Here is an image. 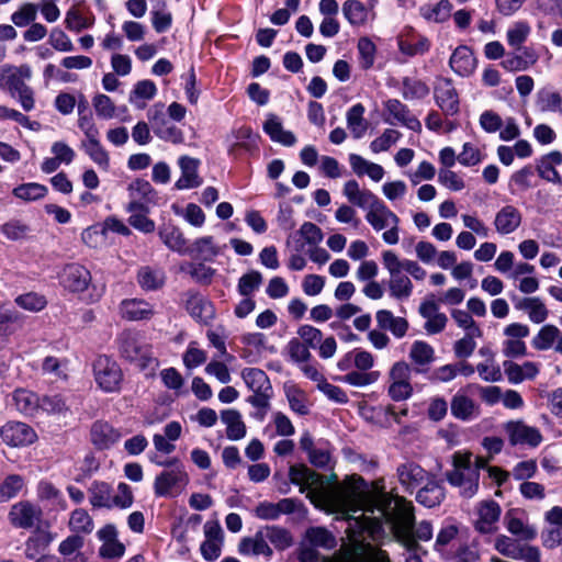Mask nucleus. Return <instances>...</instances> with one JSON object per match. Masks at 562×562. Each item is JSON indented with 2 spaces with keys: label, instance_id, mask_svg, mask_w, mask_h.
I'll use <instances>...</instances> for the list:
<instances>
[{
  "label": "nucleus",
  "instance_id": "cd10ccee",
  "mask_svg": "<svg viewBox=\"0 0 562 562\" xmlns=\"http://www.w3.org/2000/svg\"><path fill=\"white\" fill-rule=\"evenodd\" d=\"M375 321L378 327L382 330H389L395 338H403L409 328L406 318L395 316L389 310H379L375 313Z\"/></svg>",
  "mask_w": 562,
  "mask_h": 562
},
{
  "label": "nucleus",
  "instance_id": "c03bdc74",
  "mask_svg": "<svg viewBox=\"0 0 562 562\" xmlns=\"http://www.w3.org/2000/svg\"><path fill=\"white\" fill-rule=\"evenodd\" d=\"M89 502L97 508H112L113 488L105 482H93L89 487Z\"/></svg>",
  "mask_w": 562,
  "mask_h": 562
},
{
  "label": "nucleus",
  "instance_id": "a211bd4d",
  "mask_svg": "<svg viewBox=\"0 0 562 562\" xmlns=\"http://www.w3.org/2000/svg\"><path fill=\"white\" fill-rule=\"evenodd\" d=\"M186 310L192 318L203 325H209L215 316L212 302L196 292L187 293Z\"/></svg>",
  "mask_w": 562,
  "mask_h": 562
},
{
  "label": "nucleus",
  "instance_id": "ea45409f",
  "mask_svg": "<svg viewBox=\"0 0 562 562\" xmlns=\"http://www.w3.org/2000/svg\"><path fill=\"white\" fill-rule=\"evenodd\" d=\"M408 357L416 366V372H422V368L429 367L436 359L434 347L424 340L412 344Z\"/></svg>",
  "mask_w": 562,
  "mask_h": 562
},
{
  "label": "nucleus",
  "instance_id": "2f4dec72",
  "mask_svg": "<svg viewBox=\"0 0 562 562\" xmlns=\"http://www.w3.org/2000/svg\"><path fill=\"white\" fill-rule=\"evenodd\" d=\"M504 370L508 381L513 384H518L524 380L535 379L539 373V364L532 361H526L522 364L505 361Z\"/></svg>",
  "mask_w": 562,
  "mask_h": 562
},
{
  "label": "nucleus",
  "instance_id": "49530a36",
  "mask_svg": "<svg viewBox=\"0 0 562 562\" xmlns=\"http://www.w3.org/2000/svg\"><path fill=\"white\" fill-rule=\"evenodd\" d=\"M157 93L156 85L148 79L136 82L130 93L128 101L137 109H144L146 101L154 99Z\"/></svg>",
  "mask_w": 562,
  "mask_h": 562
},
{
  "label": "nucleus",
  "instance_id": "ddd939ff",
  "mask_svg": "<svg viewBox=\"0 0 562 562\" xmlns=\"http://www.w3.org/2000/svg\"><path fill=\"white\" fill-rule=\"evenodd\" d=\"M131 201L126 207L128 212L148 211V204L155 202L156 191L149 181L136 179L128 186Z\"/></svg>",
  "mask_w": 562,
  "mask_h": 562
},
{
  "label": "nucleus",
  "instance_id": "f8f14e48",
  "mask_svg": "<svg viewBox=\"0 0 562 562\" xmlns=\"http://www.w3.org/2000/svg\"><path fill=\"white\" fill-rule=\"evenodd\" d=\"M2 441L10 447L30 446L37 439L35 430L22 422H8L0 428Z\"/></svg>",
  "mask_w": 562,
  "mask_h": 562
},
{
  "label": "nucleus",
  "instance_id": "3c124183",
  "mask_svg": "<svg viewBox=\"0 0 562 562\" xmlns=\"http://www.w3.org/2000/svg\"><path fill=\"white\" fill-rule=\"evenodd\" d=\"M241 378L246 385L252 392L272 391L270 381L266 372L258 368H248L243 370Z\"/></svg>",
  "mask_w": 562,
  "mask_h": 562
},
{
  "label": "nucleus",
  "instance_id": "a19ab883",
  "mask_svg": "<svg viewBox=\"0 0 562 562\" xmlns=\"http://www.w3.org/2000/svg\"><path fill=\"white\" fill-rule=\"evenodd\" d=\"M120 308L122 316L128 321L149 319L154 315L153 306L137 299L123 301Z\"/></svg>",
  "mask_w": 562,
  "mask_h": 562
},
{
  "label": "nucleus",
  "instance_id": "de8ad7c7",
  "mask_svg": "<svg viewBox=\"0 0 562 562\" xmlns=\"http://www.w3.org/2000/svg\"><path fill=\"white\" fill-rule=\"evenodd\" d=\"M364 112V106L361 103H357L346 114L347 126L356 139L361 138L368 130V122L363 116Z\"/></svg>",
  "mask_w": 562,
  "mask_h": 562
},
{
  "label": "nucleus",
  "instance_id": "09e8293b",
  "mask_svg": "<svg viewBox=\"0 0 562 562\" xmlns=\"http://www.w3.org/2000/svg\"><path fill=\"white\" fill-rule=\"evenodd\" d=\"M165 272L159 268L142 267L137 273V281L142 289L154 291L165 283Z\"/></svg>",
  "mask_w": 562,
  "mask_h": 562
},
{
  "label": "nucleus",
  "instance_id": "052dcab7",
  "mask_svg": "<svg viewBox=\"0 0 562 562\" xmlns=\"http://www.w3.org/2000/svg\"><path fill=\"white\" fill-rule=\"evenodd\" d=\"M428 93V86L420 79L408 77L403 79L402 94L406 100L423 99L427 97Z\"/></svg>",
  "mask_w": 562,
  "mask_h": 562
},
{
  "label": "nucleus",
  "instance_id": "473e14b6",
  "mask_svg": "<svg viewBox=\"0 0 562 562\" xmlns=\"http://www.w3.org/2000/svg\"><path fill=\"white\" fill-rule=\"evenodd\" d=\"M451 414L461 420H471L479 415V406L463 392H457L450 403Z\"/></svg>",
  "mask_w": 562,
  "mask_h": 562
},
{
  "label": "nucleus",
  "instance_id": "864d4df0",
  "mask_svg": "<svg viewBox=\"0 0 562 562\" xmlns=\"http://www.w3.org/2000/svg\"><path fill=\"white\" fill-rule=\"evenodd\" d=\"M306 539L315 548L330 550L336 547L335 536L324 527H312L306 531Z\"/></svg>",
  "mask_w": 562,
  "mask_h": 562
},
{
  "label": "nucleus",
  "instance_id": "338daca9",
  "mask_svg": "<svg viewBox=\"0 0 562 562\" xmlns=\"http://www.w3.org/2000/svg\"><path fill=\"white\" fill-rule=\"evenodd\" d=\"M92 106L98 117L103 120H111L115 116V104L112 99L103 93H97L92 98Z\"/></svg>",
  "mask_w": 562,
  "mask_h": 562
},
{
  "label": "nucleus",
  "instance_id": "5701e85b",
  "mask_svg": "<svg viewBox=\"0 0 562 562\" xmlns=\"http://www.w3.org/2000/svg\"><path fill=\"white\" fill-rule=\"evenodd\" d=\"M446 498V490L442 482L437 480L435 474L424 483L416 493V501L427 508L439 506Z\"/></svg>",
  "mask_w": 562,
  "mask_h": 562
},
{
  "label": "nucleus",
  "instance_id": "79ce46f5",
  "mask_svg": "<svg viewBox=\"0 0 562 562\" xmlns=\"http://www.w3.org/2000/svg\"><path fill=\"white\" fill-rule=\"evenodd\" d=\"M221 252V248L215 244L212 236H203L193 241L189 246L190 256L204 260L212 261Z\"/></svg>",
  "mask_w": 562,
  "mask_h": 562
},
{
  "label": "nucleus",
  "instance_id": "c9c22d12",
  "mask_svg": "<svg viewBox=\"0 0 562 562\" xmlns=\"http://www.w3.org/2000/svg\"><path fill=\"white\" fill-rule=\"evenodd\" d=\"M83 546V537L72 533L59 543L58 552L65 558V562H86L87 558L80 551Z\"/></svg>",
  "mask_w": 562,
  "mask_h": 562
},
{
  "label": "nucleus",
  "instance_id": "4d7b16f0",
  "mask_svg": "<svg viewBox=\"0 0 562 562\" xmlns=\"http://www.w3.org/2000/svg\"><path fill=\"white\" fill-rule=\"evenodd\" d=\"M505 524L507 530L512 535L519 537L521 540L529 541L537 537L536 528L525 524L520 518L507 515L505 517Z\"/></svg>",
  "mask_w": 562,
  "mask_h": 562
},
{
  "label": "nucleus",
  "instance_id": "20e7f679",
  "mask_svg": "<svg viewBox=\"0 0 562 562\" xmlns=\"http://www.w3.org/2000/svg\"><path fill=\"white\" fill-rule=\"evenodd\" d=\"M381 258L383 267L389 273L386 289L390 297L396 301L408 300L413 294L414 284L400 265V257L393 250H384Z\"/></svg>",
  "mask_w": 562,
  "mask_h": 562
},
{
  "label": "nucleus",
  "instance_id": "0eeeda50",
  "mask_svg": "<svg viewBox=\"0 0 562 562\" xmlns=\"http://www.w3.org/2000/svg\"><path fill=\"white\" fill-rule=\"evenodd\" d=\"M157 464L170 468L155 479L154 491L157 496H173L188 484V473L177 459Z\"/></svg>",
  "mask_w": 562,
  "mask_h": 562
},
{
  "label": "nucleus",
  "instance_id": "412c9836",
  "mask_svg": "<svg viewBox=\"0 0 562 562\" xmlns=\"http://www.w3.org/2000/svg\"><path fill=\"white\" fill-rule=\"evenodd\" d=\"M178 165L181 170V176L175 183L177 190L193 189L202 184V178L199 176V159L181 156L178 159Z\"/></svg>",
  "mask_w": 562,
  "mask_h": 562
},
{
  "label": "nucleus",
  "instance_id": "c85d7f7f",
  "mask_svg": "<svg viewBox=\"0 0 562 562\" xmlns=\"http://www.w3.org/2000/svg\"><path fill=\"white\" fill-rule=\"evenodd\" d=\"M335 562H390V558L384 550L375 548L370 543H360L351 554Z\"/></svg>",
  "mask_w": 562,
  "mask_h": 562
},
{
  "label": "nucleus",
  "instance_id": "4c0bfd02",
  "mask_svg": "<svg viewBox=\"0 0 562 562\" xmlns=\"http://www.w3.org/2000/svg\"><path fill=\"white\" fill-rule=\"evenodd\" d=\"M158 235L161 241L172 251L180 255L189 254V245L184 238L182 232L172 225H164Z\"/></svg>",
  "mask_w": 562,
  "mask_h": 562
},
{
  "label": "nucleus",
  "instance_id": "7ed1b4c3",
  "mask_svg": "<svg viewBox=\"0 0 562 562\" xmlns=\"http://www.w3.org/2000/svg\"><path fill=\"white\" fill-rule=\"evenodd\" d=\"M450 485L459 488L461 496L473 497L479 491L480 473L477 467L472 465L471 454L456 452L453 454V469L446 474Z\"/></svg>",
  "mask_w": 562,
  "mask_h": 562
},
{
  "label": "nucleus",
  "instance_id": "0e129e2a",
  "mask_svg": "<svg viewBox=\"0 0 562 562\" xmlns=\"http://www.w3.org/2000/svg\"><path fill=\"white\" fill-rule=\"evenodd\" d=\"M69 409L66 398L60 394L41 397L40 411L50 415H65Z\"/></svg>",
  "mask_w": 562,
  "mask_h": 562
},
{
  "label": "nucleus",
  "instance_id": "393cba45",
  "mask_svg": "<svg viewBox=\"0 0 562 562\" xmlns=\"http://www.w3.org/2000/svg\"><path fill=\"white\" fill-rule=\"evenodd\" d=\"M90 437L97 449L105 450L120 441L122 434L109 423L98 420L91 426Z\"/></svg>",
  "mask_w": 562,
  "mask_h": 562
},
{
  "label": "nucleus",
  "instance_id": "680f3d73",
  "mask_svg": "<svg viewBox=\"0 0 562 562\" xmlns=\"http://www.w3.org/2000/svg\"><path fill=\"white\" fill-rule=\"evenodd\" d=\"M520 306L528 312L529 319L536 324L543 323L548 317L549 312L539 297H526Z\"/></svg>",
  "mask_w": 562,
  "mask_h": 562
},
{
  "label": "nucleus",
  "instance_id": "423d86ee",
  "mask_svg": "<svg viewBox=\"0 0 562 562\" xmlns=\"http://www.w3.org/2000/svg\"><path fill=\"white\" fill-rule=\"evenodd\" d=\"M366 220L375 232L384 231L382 238L386 244L398 243L400 218L383 201L380 200L371 210L367 211Z\"/></svg>",
  "mask_w": 562,
  "mask_h": 562
},
{
  "label": "nucleus",
  "instance_id": "774afa93",
  "mask_svg": "<svg viewBox=\"0 0 562 562\" xmlns=\"http://www.w3.org/2000/svg\"><path fill=\"white\" fill-rule=\"evenodd\" d=\"M38 8L34 3H24L11 15V21L18 27H24L33 23L37 16Z\"/></svg>",
  "mask_w": 562,
  "mask_h": 562
},
{
  "label": "nucleus",
  "instance_id": "1a4fd4ad",
  "mask_svg": "<svg viewBox=\"0 0 562 562\" xmlns=\"http://www.w3.org/2000/svg\"><path fill=\"white\" fill-rule=\"evenodd\" d=\"M495 549L504 557L524 562H541L538 547L501 535L495 539Z\"/></svg>",
  "mask_w": 562,
  "mask_h": 562
},
{
  "label": "nucleus",
  "instance_id": "2eb2a0df",
  "mask_svg": "<svg viewBox=\"0 0 562 562\" xmlns=\"http://www.w3.org/2000/svg\"><path fill=\"white\" fill-rule=\"evenodd\" d=\"M521 223V211L513 204H506L495 213L493 226L498 235L505 236L515 233Z\"/></svg>",
  "mask_w": 562,
  "mask_h": 562
},
{
  "label": "nucleus",
  "instance_id": "bf43d9fd",
  "mask_svg": "<svg viewBox=\"0 0 562 562\" xmlns=\"http://www.w3.org/2000/svg\"><path fill=\"white\" fill-rule=\"evenodd\" d=\"M47 192L48 190L45 186L36 182L23 183L13 189V195L24 201L41 200L45 198Z\"/></svg>",
  "mask_w": 562,
  "mask_h": 562
},
{
  "label": "nucleus",
  "instance_id": "9d476101",
  "mask_svg": "<svg viewBox=\"0 0 562 562\" xmlns=\"http://www.w3.org/2000/svg\"><path fill=\"white\" fill-rule=\"evenodd\" d=\"M91 273L82 265L72 262L64 266L59 272L60 285L71 293H80L87 290L91 283Z\"/></svg>",
  "mask_w": 562,
  "mask_h": 562
},
{
  "label": "nucleus",
  "instance_id": "f3484780",
  "mask_svg": "<svg viewBox=\"0 0 562 562\" xmlns=\"http://www.w3.org/2000/svg\"><path fill=\"white\" fill-rule=\"evenodd\" d=\"M505 431L513 446L529 445L531 447H537L542 440V436L538 428L528 426L520 420L508 422L505 425Z\"/></svg>",
  "mask_w": 562,
  "mask_h": 562
},
{
  "label": "nucleus",
  "instance_id": "9b49d317",
  "mask_svg": "<svg viewBox=\"0 0 562 562\" xmlns=\"http://www.w3.org/2000/svg\"><path fill=\"white\" fill-rule=\"evenodd\" d=\"M431 474L413 460H405L396 467V477L400 485L411 494L423 485Z\"/></svg>",
  "mask_w": 562,
  "mask_h": 562
},
{
  "label": "nucleus",
  "instance_id": "b1692460",
  "mask_svg": "<svg viewBox=\"0 0 562 562\" xmlns=\"http://www.w3.org/2000/svg\"><path fill=\"white\" fill-rule=\"evenodd\" d=\"M342 193L352 205L363 210H371L380 199L368 189H360L357 180L351 179L345 182Z\"/></svg>",
  "mask_w": 562,
  "mask_h": 562
},
{
  "label": "nucleus",
  "instance_id": "603ef678",
  "mask_svg": "<svg viewBox=\"0 0 562 562\" xmlns=\"http://www.w3.org/2000/svg\"><path fill=\"white\" fill-rule=\"evenodd\" d=\"M531 33V26L527 21L514 22L506 32V40L510 47L516 50L522 48V44L527 41Z\"/></svg>",
  "mask_w": 562,
  "mask_h": 562
},
{
  "label": "nucleus",
  "instance_id": "5fc2aeb1",
  "mask_svg": "<svg viewBox=\"0 0 562 562\" xmlns=\"http://www.w3.org/2000/svg\"><path fill=\"white\" fill-rule=\"evenodd\" d=\"M265 537H268L277 550H285L293 544L290 531L279 526H267L263 528Z\"/></svg>",
  "mask_w": 562,
  "mask_h": 562
},
{
  "label": "nucleus",
  "instance_id": "6e6d98bb",
  "mask_svg": "<svg viewBox=\"0 0 562 562\" xmlns=\"http://www.w3.org/2000/svg\"><path fill=\"white\" fill-rule=\"evenodd\" d=\"M381 376L379 371H360L351 370L345 374L340 380L351 386L364 387L374 384Z\"/></svg>",
  "mask_w": 562,
  "mask_h": 562
},
{
  "label": "nucleus",
  "instance_id": "4468645a",
  "mask_svg": "<svg viewBox=\"0 0 562 562\" xmlns=\"http://www.w3.org/2000/svg\"><path fill=\"white\" fill-rule=\"evenodd\" d=\"M418 313L426 321L424 329L428 335L440 334L446 329L448 317L440 312L439 305L434 300H424L419 304Z\"/></svg>",
  "mask_w": 562,
  "mask_h": 562
},
{
  "label": "nucleus",
  "instance_id": "13d9d810",
  "mask_svg": "<svg viewBox=\"0 0 562 562\" xmlns=\"http://www.w3.org/2000/svg\"><path fill=\"white\" fill-rule=\"evenodd\" d=\"M359 65L362 69H370L375 61L376 46L367 36L360 37L357 44Z\"/></svg>",
  "mask_w": 562,
  "mask_h": 562
},
{
  "label": "nucleus",
  "instance_id": "f704fd0d",
  "mask_svg": "<svg viewBox=\"0 0 562 562\" xmlns=\"http://www.w3.org/2000/svg\"><path fill=\"white\" fill-rule=\"evenodd\" d=\"M453 5L449 0H439L437 3H426L419 8V14L430 23H443L451 16Z\"/></svg>",
  "mask_w": 562,
  "mask_h": 562
},
{
  "label": "nucleus",
  "instance_id": "a18cd8bd",
  "mask_svg": "<svg viewBox=\"0 0 562 562\" xmlns=\"http://www.w3.org/2000/svg\"><path fill=\"white\" fill-rule=\"evenodd\" d=\"M257 138L258 135L254 134L249 126H240L232 131L228 136V140L231 142L228 149L229 154H235L238 148L250 150L256 146Z\"/></svg>",
  "mask_w": 562,
  "mask_h": 562
},
{
  "label": "nucleus",
  "instance_id": "69168bd1",
  "mask_svg": "<svg viewBox=\"0 0 562 562\" xmlns=\"http://www.w3.org/2000/svg\"><path fill=\"white\" fill-rule=\"evenodd\" d=\"M262 274L259 271H250L238 280L237 291L241 296H251L261 285Z\"/></svg>",
  "mask_w": 562,
  "mask_h": 562
},
{
  "label": "nucleus",
  "instance_id": "39448f33",
  "mask_svg": "<svg viewBox=\"0 0 562 562\" xmlns=\"http://www.w3.org/2000/svg\"><path fill=\"white\" fill-rule=\"evenodd\" d=\"M120 352L124 359L136 364L139 369H155L158 360L154 357L151 346L133 331H124L120 337Z\"/></svg>",
  "mask_w": 562,
  "mask_h": 562
},
{
  "label": "nucleus",
  "instance_id": "6ab92c4d",
  "mask_svg": "<svg viewBox=\"0 0 562 562\" xmlns=\"http://www.w3.org/2000/svg\"><path fill=\"white\" fill-rule=\"evenodd\" d=\"M475 529L481 533H492L497 529L502 509L495 501H483L477 505Z\"/></svg>",
  "mask_w": 562,
  "mask_h": 562
},
{
  "label": "nucleus",
  "instance_id": "f03ea898",
  "mask_svg": "<svg viewBox=\"0 0 562 562\" xmlns=\"http://www.w3.org/2000/svg\"><path fill=\"white\" fill-rule=\"evenodd\" d=\"M31 77L32 69L29 65L0 67V89L16 99L26 112L32 111L35 106L34 92L26 85V80H30Z\"/></svg>",
  "mask_w": 562,
  "mask_h": 562
},
{
  "label": "nucleus",
  "instance_id": "58836bf2",
  "mask_svg": "<svg viewBox=\"0 0 562 562\" xmlns=\"http://www.w3.org/2000/svg\"><path fill=\"white\" fill-rule=\"evenodd\" d=\"M263 131L269 135V137L273 142L280 143L283 146L290 147L296 143L295 135L290 131H285L282 126L281 121L274 114H270L267 117L263 124Z\"/></svg>",
  "mask_w": 562,
  "mask_h": 562
},
{
  "label": "nucleus",
  "instance_id": "e433bc0d",
  "mask_svg": "<svg viewBox=\"0 0 562 562\" xmlns=\"http://www.w3.org/2000/svg\"><path fill=\"white\" fill-rule=\"evenodd\" d=\"M54 539L55 536L48 530H36L25 541L24 555L29 560L35 559L48 548Z\"/></svg>",
  "mask_w": 562,
  "mask_h": 562
},
{
  "label": "nucleus",
  "instance_id": "8fccbe9b",
  "mask_svg": "<svg viewBox=\"0 0 562 562\" xmlns=\"http://www.w3.org/2000/svg\"><path fill=\"white\" fill-rule=\"evenodd\" d=\"M68 527L74 533L83 537L93 531L94 522L86 509L77 508L70 514Z\"/></svg>",
  "mask_w": 562,
  "mask_h": 562
},
{
  "label": "nucleus",
  "instance_id": "aec40b11",
  "mask_svg": "<svg viewBox=\"0 0 562 562\" xmlns=\"http://www.w3.org/2000/svg\"><path fill=\"white\" fill-rule=\"evenodd\" d=\"M385 122L389 124H401L409 130L417 131L420 128V122L411 114L405 104L396 99H390L384 104Z\"/></svg>",
  "mask_w": 562,
  "mask_h": 562
},
{
  "label": "nucleus",
  "instance_id": "72a5a7b5",
  "mask_svg": "<svg viewBox=\"0 0 562 562\" xmlns=\"http://www.w3.org/2000/svg\"><path fill=\"white\" fill-rule=\"evenodd\" d=\"M221 422L226 426V437L229 440L237 441L245 438L247 428L238 411L233 408L222 411Z\"/></svg>",
  "mask_w": 562,
  "mask_h": 562
},
{
  "label": "nucleus",
  "instance_id": "f257e3e1",
  "mask_svg": "<svg viewBox=\"0 0 562 562\" xmlns=\"http://www.w3.org/2000/svg\"><path fill=\"white\" fill-rule=\"evenodd\" d=\"M289 476L301 493L308 492L312 502L323 501L342 514L355 532L368 533L376 540L384 535L383 526L387 524L395 540L407 551L405 561L423 562L422 548L413 537L414 505L405 497L369 490L361 476L329 486L325 476L304 464L292 465Z\"/></svg>",
  "mask_w": 562,
  "mask_h": 562
},
{
  "label": "nucleus",
  "instance_id": "a878e982",
  "mask_svg": "<svg viewBox=\"0 0 562 562\" xmlns=\"http://www.w3.org/2000/svg\"><path fill=\"white\" fill-rule=\"evenodd\" d=\"M94 22V14L82 3L71 5L66 12L64 21L66 29L75 33L92 27Z\"/></svg>",
  "mask_w": 562,
  "mask_h": 562
},
{
  "label": "nucleus",
  "instance_id": "e2e57ef3",
  "mask_svg": "<svg viewBox=\"0 0 562 562\" xmlns=\"http://www.w3.org/2000/svg\"><path fill=\"white\" fill-rule=\"evenodd\" d=\"M559 334L560 329L557 326L544 325L532 339L533 348L537 350L550 349L559 337Z\"/></svg>",
  "mask_w": 562,
  "mask_h": 562
},
{
  "label": "nucleus",
  "instance_id": "7c9ffc66",
  "mask_svg": "<svg viewBox=\"0 0 562 562\" xmlns=\"http://www.w3.org/2000/svg\"><path fill=\"white\" fill-rule=\"evenodd\" d=\"M15 409L25 416H35L41 406V397L26 389H16L12 393Z\"/></svg>",
  "mask_w": 562,
  "mask_h": 562
},
{
  "label": "nucleus",
  "instance_id": "dca6fc26",
  "mask_svg": "<svg viewBox=\"0 0 562 562\" xmlns=\"http://www.w3.org/2000/svg\"><path fill=\"white\" fill-rule=\"evenodd\" d=\"M42 510L38 506L22 501L12 505L8 518L10 524L15 528L29 529L40 520Z\"/></svg>",
  "mask_w": 562,
  "mask_h": 562
},
{
  "label": "nucleus",
  "instance_id": "6e6552de",
  "mask_svg": "<svg viewBox=\"0 0 562 562\" xmlns=\"http://www.w3.org/2000/svg\"><path fill=\"white\" fill-rule=\"evenodd\" d=\"M93 375L98 386L106 393L119 392L123 373L117 362L108 356H99L93 362Z\"/></svg>",
  "mask_w": 562,
  "mask_h": 562
},
{
  "label": "nucleus",
  "instance_id": "bb28decb",
  "mask_svg": "<svg viewBox=\"0 0 562 562\" xmlns=\"http://www.w3.org/2000/svg\"><path fill=\"white\" fill-rule=\"evenodd\" d=\"M449 64L457 75L468 77L476 68V58L469 46L460 45L453 50Z\"/></svg>",
  "mask_w": 562,
  "mask_h": 562
},
{
  "label": "nucleus",
  "instance_id": "37998d69",
  "mask_svg": "<svg viewBox=\"0 0 562 562\" xmlns=\"http://www.w3.org/2000/svg\"><path fill=\"white\" fill-rule=\"evenodd\" d=\"M81 147L90 159L98 165V167L104 171L110 168V157L108 151L100 143V136L85 139L81 143Z\"/></svg>",
  "mask_w": 562,
  "mask_h": 562
},
{
  "label": "nucleus",
  "instance_id": "4be33fe9",
  "mask_svg": "<svg viewBox=\"0 0 562 562\" xmlns=\"http://www.w3.org/2000/svg\"><path fill=\"white\" fill-rule=\"evenodd\" d=\"M435 99L446 115H456L459 112V95L451 80L440 79L437 82Z\"/></svg>",
  "mask_w": 562,
  "mask_h": 562
},
{
  "label": "nucleus",
  "instance_id": "c756f323",
  "mask_svg": "<svg viewBox=\"0 0 562 562\" xmlns=\"http://www.w3.org/2000/svg\"><path fill=\"white\" fill-rule=\"evenodd\" d=\"M341 10L345 19L353 27L364 26L373 18L372 12L360 0H346Z\"/></svg>",
  "mask_w": 562,
  "mask_h": 562
}]
</instances>
